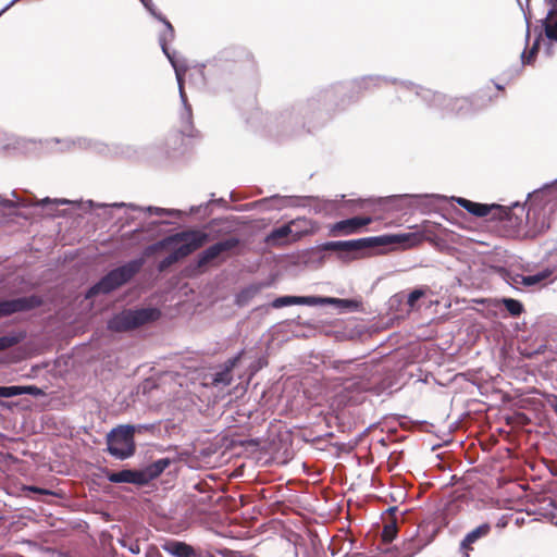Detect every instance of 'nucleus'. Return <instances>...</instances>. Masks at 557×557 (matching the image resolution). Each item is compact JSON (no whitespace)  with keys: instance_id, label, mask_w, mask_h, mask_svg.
<instances>
[{"instance_id":"35","label":"nucleus","mask_w":557,"mask_h":557,"mask_svg":"<svg viewBox=\"0 0 557 557\" xmlns=\"http://www.w3.org/2000/svg\"><path fill=\"white\" fill-rule=\"evenodd\" d=\"M521 277H525V275L517 274L511 277L512 284H522Z\"/></svg>"},{"instance_id":"2","label":"nucleus","mask_w":557,"mask_h":557,"mask_svg":"<svg viewBox=\"0 0 557 557\" xmlns=\"http://www.w3.org/2000/svg\"><path fill=\"white\" fill-rule=\"evenodd\" d=\"M144 259L132 260L110 271L87 293L86 297L91 298L98 294H108L132 280L143 268Z\"/></svg>"},{"instance_id":"24","label":"nucleus","mask_w":557,"mask_h":557,"mask_svg":"<svg viewBox=\"0 0 557 557\" xmlns=\"http://www.w3.org/2000/svg\"><path fill=\"white\" fill-rule=\"evenodd\" d=\"M232 380H233L232 373H228V370L223 369L213 374L211 384L213 386H219V385L227 386L231 384Z\"/></svg>"},{"instance_id":"39","label":"nucleus","mask_w":557,"mask_h":557,"mask_svg":"<svg viewBox=\"0 0 557 557\" xmlns=\"http://www.w3.org/2000/svg\"><path fill=\"white\" fill-rule=\"evenodd\" d=\"M550 8H557V0H547Z\"/></svg>"},{"instance_id":"6","label":"nucleus","mask_w":557,"mask_h":557,"mask_svg":"<svg viewBox=\"0 0 557 557\" xmlns=\"http://www.w3.org/2000/svg\"><path fill=\"white\" fill-rule=\"evenodd\" d=\"M209 242V235L205 232L199 233L197 236L189 238L182 243L176 249H174L168 257L161 260L158 264V271L164 272L174 263L188 257L194 251L201 248L206 243Z\"/></svg>"},{"instance_id":"9","label":"nucleus","mask_w":557,"mask_h":557,"mask_svg":"<svg viewBox=\"0 0 557 557\" xmlns=\"http://www.w3.org/2000/svg\"><path fill=\"white\" fill-rule=\"evenodd\" d=\"M239 245V239L236 237H230L224 240L218 242L214 245L203 250L197 260V267L203 268L211 261L215 260L224 252L231 251Z\"/></svg>"},{"instance_id":"26","label":"nucleus","mask_w":557,"mask_h":557,"mask_svg":"<svg viewBox=\"0 0 557 557\" xmlns=\"http://www.w3.org/2000/svg\"><path fill=\"white\" fill-rule=\"evenodd\" d=\"M429 292V287L416 288L413 289L407 298V306L410 310H414L417 308V301L424 297Z\"/></svg>"},{"instance_id":"15","label":"nucleus","mask_w":557,"mask_h":557,"mask_svg":"<svg viewBox=\"0 0 557 557\" xmlns=\"http://www.w3.org/2000/svg\"><path fill=\"white\" fill-rule=\"evenodd\" d=\"M491 532V524L483 523L472 531H470L461 542V548L466 550H472V545L478 542L480 539L487 536Z\"/></svg>"},{"instance_id":"32","label":"nucleus","mask_w":557,"mask_h":557,"mask_svg":"<svg viewBox=\"0 0 557 557\" xmlns=\"http://www.w3.org/2000/svg\"><path fill=\"white\" fill-rule=\"evenodd\" d=\"M21 391L23 392V395L27 394V395H33V396H39L42 394V391L35 385L21 386Z\"/></svg>"},{"instance_id":"23","label":"nucleus","mask_w":557,"mask_h":557,"mask_svg":"<svg viewBox=\"0 0 557 557\" xmlns=\"http://www.w3.org/2000/svg\"><path fill=\"white\" fill-rule=\"evenodd\" d=\"M540 48V37L535 39L532 47L529 50H524L521 53V62L523 65L532 64L537 55Z\"/></svg>"},{"instance_id":"19","label":"nucleus","mask_w":557,"mask_h":557,"mask_svg":"<svg viewBox=\"0 0 557 557\" xmlns=\"http://www.w3.org/2000/svg\"><path fill=\"white\" fill-rule=\"evenodd\" d=\"M317 302V299L313 297H298V296H283L276 298L272 306L274 308H282L284 306L290 305H313Z\"/></svg>"},{"instance_id":"34","label":"nucleus","mask_w":557,"mask_h":557,"mask_svg":"<svg viewBox=\"0 0 557 557\" xmlns=\"http://www.w3.org/2000/svg\"><path fill=\"white\" fill-rule=\"evenodd\" d=\"M157 252H158V251L156 250V248H154L153 244H152V245H150V246H148V247H146V248H145V250H144V255H145L146 257H150V256H152V255H154V253H157Z\"/></svg>"},{"instance_id":"27","label":"nucleus","mask_w":557,"mask_h":557,"mask_svg":"<svg viewBox=\"0 0 557 557\" xmlns=\"http://www.w3.org/2000/svg\"><path fill=\"white\" fill-rule=\"evenodd\" d=\"M133 470H121L108 475V480L113 483H131Z\"/></svg>"},{"instance_id":"11","label":"nucleus","mask_w":557,"mask_h":557,"mask_svg":"<svg viewBox=\"0 0 557 557\" xmlns=\"http://www.w3.org/2000/svg\"><path fill=\"white\" fill-rule=\"evenodd\" d=\"M202 231H199V230H186V231L177 232L175 234L166 236L163 239L154 243L153 246H154L156 250L159 252L161 250L169 249L173 245H178L186 240H189V238L197 236Z\"/></svg>"},{"instance_id":"3","label":"nucleus","mask_w":557,"mask_h":557,"mask_svg":"<svg viewBox=\"0 0 557 557\" xmlns=\"http://www.w3.org/2000/svg\"><path fill=\"white\" fill-rule=\"evenodd\" d=\"M144 259L132 260L110 271L87 293L86 297L91 298L98 294H108L132 280L143 268Z\"/></svg>"},{"instance_id":"14","label":"nucleus","mask_w":557,"mask_h":557,"mask_svg":"<svg viewBox=\"0 0 557 557\" xmlns=\"http://www.w3.org/2000/svg\"><path fill=\"white\" fill-rule=\"evenodd\" d=\"M170 41L171 40L169 39V30H165L160 36V45H161L162 51L168 57L169 61L171 62V64L173 65V67L175 70L176 78H177V82H178V85H180L181 95L184 96V87H183L184 79H183V76L185 75V72L187 71V67L186 66L177 65V63L174 60L173 55L170 54L169 49H168V42H170Z\"/></svg>"},{"instance_id":"12","label":"nucleus","mask_w":557,"mask_h":557,"mask_svg":"<svg viewBox=\"0 0 557 557\" xmlns=\"http://www.w3.org/2000/svg\"><path fill=\"white\" fill-rule=\"evenodd\" d=\"M425 545L426 541L418 534V531H416L412 535L403 542L398 548L397 557H413Z\"/></svg>"},{"instance_id":"17","label":"nucleus","mask_w":557,"mask_h":557,"mask_svg":"<svg viewBox=\"0 0 557 557\" xmlns=\"http://www.w3.org/2000/svg\"><path fill=\"white\" fill-rule=\"evenodd\" d=\"M265 286L264 283H255L243 288L236 296V304L240 307L248 305Z\"/></svg>"},{"instance_id":"30","label":"nucleus","mask_w":557,"mask_h":557,"mask_svg":"<svg viewBox=\"0 0 557 557\" xmlns=\"http://www.w3.org/2000/svg\"><path fill=\"white\" fill-rule=\"evenodd\" d=\"M23 395L21 386H0V397L9 398Z\"/></svg>"},{"instance_id":"18","label":"nucleus","mask_w":557,"mask_h":557,"mask_svg":"<svg viewBox=\"0 0 557 557\" xmlns=\"http://www.w3.org/2000/svg\"><path fill=\"white\" fill-rule=\"evenodd\" d=\"M542 25L546 37L557 41V8H550L546 17L542 20Z\"/></svg>"},{"instance_id":"37","label":"nucleus","mask_w":557,"mask_h":557,"mask_svg":"<svg viewBox=\"0 0 557 557\" xmlns=\"http://www.w3.org/2000/svg\"><path fill=\"white\" fill-rule=\"evenodd\" d=\"M459 102L461 103V104L459 106V108H462V107H463V104H467V103H468V101H467L466 99H456V100H455V103H456V104H457V103H459Z\"/></svg>"},{"instance_id":"25","label":"nucleus","mask_w":557,"mask_h":557,"mask_svg":"<svg viewBox=\"0 0 557 557\" xmlns=\"http://www.w3.org/2000/svg\"><path fill=\"white\" fill-rule=\"evenodd\" d=\"M503 304L506 310L512 315L518 317L523 312V306L519 300L513 298H504Z\"/></svg>"},{"instance_id":"28","label":"nucleus","mask_w":557,"mask_h":557,"mask_svg":"<svg viewBox=\"0 0 557 557\" xmlns=\"http://www.w3.org/2000/svg\"><path fill=\"white\" fill-rule=\"evenodd\" d=\"M22 336L18 335H5L0 337V351L11 348L22 341Z\"/></svg>"},{"instance_id":"29","label":"nucleus","mask_w":557,"mask_h":557,"mask_svg":"<svg viewBox=\"0 0 557 557\" xmlns=\"http://www.w3.org/2000/svg\"><path fill=\"white\" fill-rule=\"evenodd\" d=\"M152 14L153 16H156L159 21H161L166 29L165 30H169V39L170 40H173L174 37H175V30H174V27L173 25L170 23V21H168L162 14L160 13H157L151 7L150 4L148 3V8H147Z\"/></svg>"},{"instance_id":"22","label":"nucleus","mask_w":557,"mask_h":557,"mask_svg":"<svg viewBox=\"0 0 557 557\" xmlns=\"http://www.w3.org/2000/svg\"><path fill=\"white\" fill-rule=\"evenodd\" d=\"M295 222H290L289 224H286V225H283L281 227L273 230L270 233V235L268 236L267 240L269 243L275 244V243H278L280 240L286 238L292 233V225Z\"/></svg>"},{"instance_id":"4","label":"nucleus","mask_w":557,"mask_h":557,"mask_svg":"<svg viewBox=\"0 0 557 557\" xmlns=\"http://www.w3.org/2000/svg\"><path fill=\"white\" fill-rule=\"evenodd\" d=\"M160 315V310L156 308L127 309L112 317L108 321V329L113 332H127L156 321Z\"/></svg>"},{"instance_id":"40","label":"nucleus","mask_w":557,"mask_h":557,"mask_svg":"<svg viewBox=\"0 0 557 557\" xmlns=\"http://www.w3.org/2000/svg\"><path fill=\"white\" fill-rule=\"evenodd\" d=\"M140 2L148 8V2H151V0H140Z\"/></svg>"},{"instance_id":"1","label":"nucleus","mask_w":557,"mask_h":557,"mask_svg":"<svg viewBox=\"0 0 557 557\" xmlns=\"http://www.w3.org/2000/svg\"><path fill=\"white\" fill-rule=\"evenodd\" d=\"M422 239L423 235L419 233L388 234L350 240L327 242L322 248L326 251L344 252H357L363 249L391 245H403L406 248H411L419 245Z\"/></svg>"},{"instance_id":"10","label":"nucleus","mask_w":557,"mask_h":557,"mask_svg":"<svg viewBox=\"0 0 557 557\" xmlns=\"http://www.w3.org/2000/svg\"><path fill=\"white\" fill-rule=\"evenodd\" d=\"M370 223H372V218L370 216H354L331 225L330 234L333 236H348L357 234Z\"/></svg>"},{"instance_id":"21","label":"nucleus","mask_w":557,"mask_h":557,"mask_svg":"<svg viewBox=\"0 0 557 557\" xmlns=\"http://www.w3.org/2000/svg\"><path fill=\"white\" fill-rule=\"evenodd\" d=\"M162 470H163V467H159L157 469V471H154L153 473L148 472V471L133 470L131 483L138 484V485L147 484L152 478L157 476Z\"/></svg>"},{"instance_id":"31","label":"nucleus","mask_w":557,"mask_h":557,"mask_svg":"<svg viewBox=\"0 0 557 557\" xmlns=\"http://www.w3.org/2000/svg\"><path fill=\"white\" fill-rule=\"evenodd\" d=\"M242 354H238L237 356L228 359L225 364H224V370H228V373H232L233 369L237 366V363L239 362L240 360V357H242Z\"/></svg>"},{"instance_id":"36","label":"nucleus","mask_w":557,"mask_h":557,"mask_svg":"<svg viewBox=\"0 0 557 557\" xmlns=\"http://www.w3.org/2000/svg\"><path fill=\"white\" fill-rule=\"evenodd\" d=\"M196 557H215L214 555H212L211 553L209 552H206V553H202L200 550H197V556Z\"/></svg>"},{"instance_id":"33","label":"nucleus","mask_w":557,"mask_h":557,"mask_svg":"<svg viewBox=\"0 0 557 557\" xmlns=\"http://www.w3.org/2000/svg\"><path fill=\"white\" fill-rule=\"evenodd\" d=\"M327 302L330 304H341L345 307H348L350 304H351V300H348V299H338V298H329L326 299Z\"/></svg>"},{"instance_id":"13","label":"nucleus","mask_w":557,"mask_h":557,"mask_svg":"<svg viewBox=\"0 0 557 557\" xmlns=\"http://www.w3.org/2000/svg\"><path fill=\"white\" fill-rule=\"evenodd\" d=\"M162 549L174 557H196L197 556V549L195 547H193L191 545H189L185 542H181V541H176V540L166 541L162 545Z\"/></svg>"},{"instance_id":"20","label":"nucleus","mask_w":557,"mask_h":557,"mask_svg":"<svg viewBox=\"0 0 557 557\" xmlns=\"http://www.w3.org/2000/svg\"><path fill=\"white\" fill-rule=\"evenodd\" d=\"M552 274L553 271L550 269H545L534 275H525V277H521V282L524 286H533L546 281Z\"/></svg>"},{"instance_id":"42","label":"nucleus","mask_w":557,"mask_h":557,"mask_svg":"<svg viewBox=\"0 0 557 557\" xmlns=\"http://www.w3.org/2000/svg\"><path fill=\"white\" fill-rule=\"evenodd\" d=\"M58 203H65V200H57Z\"/></svg>"},{"instance_id":"38","label":"nucleus","mask_w":557,"mask_h":557,"mask_svg":"<svg viewBox=\"0 0 557 557\" xmlns=\"http://www.w3.org/2000/svg\"><path fill=\"white\" fill-rule=\"evenodd\" d=\"M554 398H555V403L552 404V407L554 408V411L557 416V396H554Z\"/></svg>"},{"instance_id":"5","label":"nucleus","mask_w":557,"mask_h":557,"mask_svg":"<svg viewBox=\"0 0 557 557\" xmlns=\"http://www.w3.org/2000/svg\"><path fill=\"white\" fill-rule=\"evenodd\" d=\"M135 428L119 425L107 435L108 451L117 459H126L135 453Z\"/></svg>"},{"instance_id":"7","label":"nucleus","mask_w":557,"mask_h":557,"mask_svg":"<svg viewBox=\"0 0 557 557\" xmlns=\"http://www.w3.org/2000/svg\"><path fill=\"white\" fill-rule=\"evenodd\" d=\"M455 201L474 216L483 218L492 215V219L504 220L510 214V209L499 205H484L458 197Z\"/></svg>"},{"instance_id":"8","label":"nucleus","mask_w":557,"mask_h":557,"mask_svg":"<svg viewBox=\"0 0 557 557\" xmlns=\"http://www.w3.org/2000/svg\"><path fill=\"white\" fill-rule=\"evenodd\" d=\"M41 305V298L35 295L2 300L0 301V318L8 317L16 312L28 311Z\"/></svg>"},{"instance_id":"41","label":"nucleus","mask_w":557,"mask_h":557,"mask_svg":"<svg viewBox=\"0 0 557 557\" xmlns=\"http://www.w3.org/2000/svg\"><path fill=\"white\" fill-rule=\"evenodd\" d=\"M47 202H50L49 198H46L45 200H42V203H47Z\"/></svg>"},{"instance_id":"16","label":"nucleus","mask_w":557,"mask_h":557,"mask_svg":"<svg viewBox=\"0 0 557 557\" xmlns=\"http://www.w3.org/2000/svg\"><path fill=\"white\" fill-rule=\"evenodd\" d=\"M395 510H396V508L388 509V512H389L388 518H387L386 522L384 523V527H383V530L381 533V539L384 544L391 543L396 537L397 532H398L397 521L394 516Z\"/></svg>"}]
</instances>
